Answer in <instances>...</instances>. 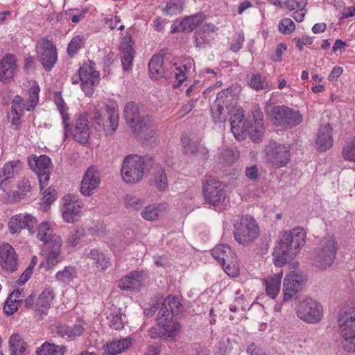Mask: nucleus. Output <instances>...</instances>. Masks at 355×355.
I'll use <instances>...</instances> for the list:
<instances>
[{
	"instance_id": "obj_1",
	"label": "nucleus",
	"mask_w": 355,
	"mask_h": 355,
	"mask_svg": "<svg viewBox=\"0 0 355 355\" xmlns=\"http://www.w3.org/2000/svg\"><path fill=\"white\" fill-rule=\"evenodd\" d=\"M306 232L297 227L279 233L278 244L273 252V261L276 266H282L289 259L300 252L305 243Z\"/></svg>"
},
{
	"instance_id": "obj_2",
	"label": "nucleus",
	"mask_w": 355,
	"mask_h": 355,
	"mask_svg": "<svg viewBox=\"0 0 355 355\" xmlns=\"http://www.w3.org/2000/svg\"><path fill=\"white\" fill-rule=\"evenodd\" d=\"M123 116L132 132L148 141L157 135L154 120L149 115L141 114V108L134 102H128L123 108Z\"/></svg>"
},
{
	"instance_id": "obj_3",
	"label": "nucleus",
	"mask_w": 355,
	"mask_h": 355,
	"mask_svg": "<svg viewBox=\"0 0 355 355\" xmlns=\"http://www.w3.org/2000/svg\"><path fill=\"white\" fill-rule=\"evenodd\" d=\"M154 164L149 155L131 154L125 157L121 166V176L128 184L139 182L147 175Z\"/></svg>"
},
{
	"instance_id": "obj_4",
	"label": "nucleus",
	"mask_w": 355,
	"mask_h": 355,
	"mask_svg": "<svg viewBox=\"0 0 355 355\" xmlns=\"http://www.w3.org/2000/svg\"><path fill=\"white\" fill-rule=\"evenodd\" d=\"M114 103H98L95 106L92 125L96 131H103L106 135H113L119 126V112Z\"/></svg>"
},
{
	"instance_id": "obj_5",
	"label": "nucleus",
	"mask_w": 355,
	"mask_h": 355,
	"mask_svg": "<svg viewBox=\"0 0 355 355\" xmlns=\"http://www.w3.org/2000/svg\"><path fill=\"white\" fill-rule=\"evenodd\" d=\"M337 323L345 350L355 352V302L340 310Z\"/></svg>"
},
{
	"instance_id": "obj_6",
	"label": "nucleus",
	"mask_w": 355,
	"mask_h": 355,
	"mask_svg": "<svg viewBox=\"0 0 355 355\" xmlns=\"http://www.w3.org/2000/svg\"><path fill=\"white\" fill-rule=\"evenodd\" d=\"M265 112L275 125L285 128L298 125L303 120V116L298 111L285 105L275 106L270 102L265 106Z\"/></svg>"
},
{
	"instance_id": "obj_7",
	"label": "nucleus",
	"mask_w": 355,
	"mask_h": 355,
	"mask_svg": "<svg viewBox=\"0 0 355 355\" xmlns=\"http://www.w3.org/2000/svg\"><path fill=\"white\" fill-rule=\"evenodd\" d=\"M260 229L257 221L250 216H243L234 225L235 241L243 246H248L257 239Z\"/></svg>"
},
{
	"instance_id": "obj_8",
	"label": "nucleus",
	"mask_w": 355,
	"mask_h": 355,
	"mask_svg": "<svg viewBox=\"0 0 355 355\" xmlns=\"http://www.w3.org/2000/svg\"><path fill=\"white\" fill-rule=\"evenodd\" d=\"M337 251L336 241L334 236L324 237L320 241L315 250L313 261L315 265L322 269L331 266L336 258Z\"/></svg>"
},
{
	"instance_id": "obj_9",
	"label": "nucleus",
	"mask_w": 355,
	"mask_h": 355,
	"mask_svg": "<svg viewBox=\"0 0 355 355\" xmlns=\"http://www.w3.org/2000/svg\"><path fill=\"white\" fill-rule=\"evenodd\" d=\"M157 322L159 331L157 336L155 330L150 329L149 334L152 338L159 337L168 341H175L180 336L182 327L175 318L157 316Z\"/></svg>"
},
{
	"instance_id": "obj_10",
	"label": "nucleus",
	"mask_w": 355,
	"mask_h": 355,
	"mask_svg": "<svg viewBox=\"0 0 355 355\" xmlns=\"http://www.w3.org/2000/svg\"><path fill=\"white\" fill-rule=\"evenodd\" d=\"M296 314L298 318L306 323L319 322L322 316V306L316 300L306 297L300 302Z\"/></svg>"
},
{
	"instance_id": "obj_11",
	"label": "nucleus",
	"mask_w": 355,
	"mask_h": 355,
	"mask_svg": "<svg viewBox=\"0 0 355 355\" xmlns=\"http://www.w3.org/2000/svg\"><path fill=\"white\" fill-rule=\"evenodd\" d=\"M81 88L86 96H91L94 91V87L98 85L99 73L95 69V64L92 62L85 63L78 69Z\"/></svg>"
},
{
	"instance_id": "obj_12",
	"label": "nucleus",
	"mask_w": 355,
	"mask_h": 355,
	"mask_svg": "<svg viewBox=\"0 0 355 355\" xmlns=\"http://www.w3.org/2000/svg\"><path fill=\"white\" fill-rule=\"evenodd\" d=\"M266 157L268 162L276 167L286 166L290 161V149L288 146L270 141L265 148Z\"/></svg>"
},
{
	"instance_id": "obj_13",
	"label": "nucleus",
	"mask_w": 355,
	"mask_h": 355,
	"mask_svg": "<svg viewBox=\"0 0 355 355\" xmlns=\"http://www.w3.org/2000/svg\"><path fill=\"white\" fill-rule=\"evenodd\" d=\"M203 195L208 204L216 206L224 202L227 191L222 182L215 179H209L203 184Z\"/></svg>"
},
{
	"instance_id": "obj_14",
	"label": "nucleus",
	"mask_w": 355,
	"mask_h": 355,
	"mask_svg": "<svg viewBox=\"0 0 355 355\" xmlns=\"http://www.w3.org/2000/svg\"><path fill=\"white\" fill-rule=\"evenodd\" d=\"M304 278L300 271H291L286 275L283 281V299L287 302L295 297L302 290Z\"/></svg>"
},
{
	"instance_id": "obj_15",
	"label": "nucleus",
	"mask_w": 355,
	"mask_h": 355,
	"mask_svg": "<svg viewBox=\"0 0 355 355\" xmlns=\"http://www.w3.org/2000/svg\"><path fill=\"white\" fill-rule=\"evenodd\" d=\"M37 53L45 70L51 71L58 60L55 45L49 40H44L37 46Z\"/></svg>"
},
{
	"instance_id": "obj_16",
	"label": "nucleus",
	"mask_w": 355,
	"mask_h": 355,
	"mask_svg": "<svg viewBox=\"0 0 355 355\" xmlns=\"http://www.w3.org/2000/svg\"><path fill=\"white\" fill-rule=\"evenodd\" d=\"M101 175L94 166H89L85 171L80 184V191L85 196H91L99 187Z\"/></svg>"
},
{
	"instance_id": "obj_17",
	"label": "nucleus",
	"mask_w": 355,
	"mask_h": 355,
	"mask_svg": "<svg viewBox=\"0 0 355 355\" xmlns=\"http://www.w3.org/2000/svg\"><path fill=\"white\" fill-rule=\"evenodd\" d=\"M37 224V220L29 214H19L12 216L8 223L11 234H18L23 229H27L31 234Z\"/></svg>"
},
{
	"instance_id": "obj_18",
	"label": "nucleus",
	"mask_w": 355,
	"mask_h": 355,
	"mask_svg": "<svg viewBox=\"0 0 355 355\" xmlns=\"http://www.w3.org/2000/svg\"><path fill=\"white\" fill-rule=\"evenodd\" d=\"M71 135L75 141L85 144L89 138L87 114L83 113L76 120L73 128L68 131V137Z\"/></svg>"
},
{
	"instance_id": "obj_19",
	"label": "nucleus",
	"mask_w": 355,
	"mask_h": 355,
	"mask_svg": "<svg viewBox=\"0 0 355 355\" xmlns=\"http://www.w3.org/2000/svg\"><path fill=\"white\" fill-rule=\"evenodd\" d=\"M0 266L8 272H12L17 269V255L8 243H4L0 247Z\"/></svg>"
},
{
	"instance_id": "obj_20",
	"label": "nucleus",
	"mask_w": 355,
	"mask_h": 355,
	"mask_svg": "<svg viewBox=\"0 0 355 355\" xmlns=\"http://www.w3.org/2000/svg\"><path fill=\"white\" fill-rule=\"evenodd\" d=\"M83 257L92 260L95 267L101 271L106 270L111 266L109 256L98 248L85 249Z\"/></svg>"
},
{
	"instance_id": "obj_21",
	"label": "nucleus",
	"mask_w": 355,
	"mask_h": 355,
	"mask_svg": "<svg viewBox=\"0 0 355 355\" xmlns=\"http://www.w3.org/2000/svg\"><path fill=\"white\" fill-rule=\"evenodd\" d=\"M144 281L143 272L134 271L121 278L118 283V287L123 291L138 292L140 291Z\"/></svg>"
},
{
	"instance_id": "obj_22",
	"label": "nucleus",
	"mask_w": 355,
	"mask_h": 355,
	"mask_svg": "<svg viewBox=\"0 0 355 355\" xmlns=\"http://www.w3.org/2000/svg\"><path fill=\"white\" fill-rule=\"evenodd\" d=\"M17 71L15 58L7 54L0 60V81L10 83Z\"/></svg>"
},
{
	"instance_id": "obj_23",
	"label": "nucleus",
	"mask_w": 355,
	"mask_h": 355,
	"mask_svg": "<svg viewBox=\"0 0 355 355\" xmlns=\"http://www.w3.org/2000/svg\"><path fill=\"white\" fill-rule=\"evenodd\" d=\"M182 304L179 299L169 295L161 303L160 310L157 316L174 318L175 315L182 313Z\"/></svg>"
},
{
	"instance_id": "obj_24",
	"label": "nucleus",
	"mask_w": 355,
	"mask_h": 355,
	"mask_svg": "<svg viewBox=\"0 0 355 355\" xmlns=\"http://www.w3.org/2000/svg\"><path fill=\"white\" fill-rule=\"evenodd\" d=\"M253 119L254 122L248 125L247 132L253 141L259 142L263 138L265 130L262 114L259 110L257 109L253 112Z\"/></svg>"
},
{
	"instance_id": "obj_25",
	"label": "nucleus",
	"mask_w": 355,
	"mask_h": 355,
	"mask_svg": "<svg viewBox=\"0 0 355 355\" xmlns=\"http://www.w3.org/2000/svg\"><path fill=\"white\" fill-rule=\"evenodd\" d=\"M332 127L329 123L321 125L316 139L317 148L320 151H325L333 145Z\"/></svg>"
},
{
	"instance_id": "obj_26",
	"label": "nucleus",
	"mask_w": 355,
	"mask_h": 355,
	"mask_svg": "<svg viewBox=\"0 0 355 355\" xmlns=\"http://www.w3.org/2000/svg\"><path fill=\"white\" fill-rule=\"evenodd\" d=\"M53 245L46 246V249L48 251L46 261L47 263V268H51L61 262L62 257L61 255V247L62 244L61 237H56L55 240L53 241Z\"/></svg>"
},
{
	"instance_id": "obj_27",
	"label": "nucleus",
	"mask_w": 355,
	"mask_h": 355,
	"mask_svg": "<svg viewBox=\"0 0 355 355\" xmlns=\"http://www.w3.org/2000/svg\"><path fill=\"white\" fill-rule=\"evenodd\" d=\"M218 28L213 24H207L196 31L194 37L196 46L201 47L214 38Z\"/></svg>"
},
{
	"instance_id": "obj_28",
	"label": "nucleus",
	"mask_w": 355,
	"mask_h": 355,
	"mask_svg": "<svg viewBox=\"0 0 355 355\" xmlns=\"http://www.w3.org/2000/svg\"><path fill=\"white\" fill-rule=\"evenodd\" d=\"M28 164L36 173L51 171L53 165L51 159L45 155H31L28 157Z\"/></svg>"
},
{
	"instance_id": "obj_29",
	"label": "nucleus",
	"mask_w": 355,
	"mask_h": 355,
	"mask_svg": "<svg viewBox=\"0 0 355 355\" xmlns=\"http://www.w3.org/2000/svg\"><path fill=\"white\" fill-rule=\"evenodd\" d=\"M85 331L84 323L79 321L72 326L60 324L56 327V334L62 338L73 339L83 334Z\"/></svg>"
},
{
	"instance_id": "obj_30",
	"label": "nucleus",
	"mask_w": 355,
	"mask_h": 355,
	"mask_svg": "<svg viewBox=\"0 0 355 355\" xmlns=\"http://www.w3.org/2000/svg\"><path fill=\"white\" fill-rule=\"evenodd\" d=\"M23 164L19 160H12L6 162L0 169V187L7 180L17 175L22 169Z\"/></svg>"
},
{
	"instance_id": "obj_31",
	"label": "nucleus",
	"mask_w": 355,
	"mask_h": 355,
	"mask_svg": "<svg viewBox=\"0 0 355 355\" xmlns=\"http://www.w3.org/2000/svg\"><path fill=\"white\" fill-rule=\"evenodd\" d=\"M282 272L266 277L263 282L268 296L272 299L277 297L280 291Z\"/></svg>"
},
{
	"instance_id": "obj_32",
	"label": "nucleus",
	"mask_w": 355,
	"mask_h": 355,
	"mask_svg": "<svg viewBox=\"0 0 355 355\" xmlns=\"http://www.w3.org/2000/svg\"><path fill=\"white\" fill-rule=\"evenodd\" d=\"M132 40L130 37L125 36L123 38L121 46L122 55L121 58L123 68L125 71H130L132 69L135 52L132 46Z\"/></svg>"
},
{
	"instance_id": "obj_33",
	"label": "nucleus",
	"mask_w": 355,
	"mask_h": 355,
	"mask_svg": "<svg viewBox=\"0 0 355 355\" xmlns=\"http://www.w3.org/2000/svg\"><path fill=\"white\" fill-rule=\"evenodd\" d=\"M36 237L43 242L46 246L54 244L53 241L56 237H60L53 232V225L49 222H42L37 227Z\"/></svg>"
},
{
	"instance_id": "obj_34",
	"label": "nucleus",
	"mask_w": 355,
	"mask_h": 355,
	"mask_svg": "<svg viewBox=\"0 0 355 355\" xmlns=\"http://www.w3.org/2000/svg\"><path fill=\"white\" fill-rule=\"evenodd\" d=\"M10 355H28L29 349L28 344L18 334H12L8 340Z\"/></svg>"
},
{
	"instance_id": "obj_35",
	"label": "nucleus",
	"mask_w": 355,
	"mask_h": 355,
	"mask_svg": "<svg viewBox=\"0 0 355 355\" xmlns=\"http://www.w3.org/2000/svg\"><path fill=\"white\" fill-rule=\"evenodd\" d=\"M211 255L222 266H224L226 262L233 263V259H235V254L230 246L225 244L216 246L211 250Z\"/></svg>"
},
{
	"instance_id": "obj_36",
	"label": "nucleus",
	"mask_w": 355,
	"mask_h": 355,
	"mask_svg": "<svg viewBox=\"0 0 355 355\" xmlns=\"http://www.w3.org/2000/svg\"><path fill=\"white\" fill-rule=\"evenodd\" d=\"M62 218L67 223H74L81 216V206L78 201L66 202L62 209Z\"/></svg>"
},
{
	"instance_id": "obj_37",
	"label": "nucleus",
	"mask_w": 355,
	"mask_h": 355,
	"mask_svg": "<svg viewBox=\"0 0 355 355\" xmlns=\"http://www.w3.org/2000/svg\"><path fill=\"white\" fill-rule=\"evenodd\" d=\"M53 299L54 293L53 288L50 287L46 288L37 297L35 306V311L41 314H46Z\"/></svg>"
},
{
	"instance_id": "obj_38",
	"label": "nucleus",
	"mask_w": 355,
	"mask_h": 355,
	"mask_svg": "<svg viewBox=\"0 0 355 355\" xmlns=\"http://www.w3.org/2000/svg\"><path fill=\"white\" fill-rule=\"evenodd\" d=\"M205 19V17L202 13L187 17L180 21L178 27L173 28L172 32L180 31H191L200 25Z\"/></svg>"
},
{
	"instance_id": "obj_39",
	"label": "nucleus",
	"mask_w": 355,
	"mask_h": 355,
	"mask_svg": "<svg viewBox=\"0 0 355 355\" xmlns=\"http://www.w3.org/2000/svg\"><path fill=\"white\" fill-rule=\"evenodd\" d=\"M132 338L115 340L106 345L105 352L108 355H116L130 348L133 343Z\"/></svg>"
},
{
	"instance_id": "obj_40",
	"label": "nucleus",
	"mask_w": 355,
	"mask_h": 355,
	"mask_svg": "<svg viewBox=\"0 0 355 355\" xmlns=\"http://www.w3.org/2000/svg\"><path fill=\"white\" fill-rule=\"evenodd\" d=\"M148 68L150 76L154 79H158L165 75L164 67V59L161 55H153L149 63Z\"/></svg>"
},
{
	"instance_id": "obj_41",
	"label": "nucleus",
	"mask_w": 355,
	"mask_h": 355,
	"mask_svg": "<svg viewBox=\"0 0 355 355\" xmlns=\"http://www.w3.org/2000/svg\"><path fill=\"white\" fill-rule=\"evenodd\" d=\"M55 103L60 112L62 119V125L64 129V139L68 138V131L70 118L67 113V105L61 97H55Z\"/></svg>"
},
{
	"instance_id": "obj_42",
	"label": "nucleus",
	"mask_w": 355,
	"mask_h": 355,
	"mask_svg": "<svg viewBox=\"0 0 355 355\" xmlns=\"http://www.w3.org/2000/svg\"><path fill=\"white\" fill-rule=\"evenodd\" d=\"M66 347L64 346L55 345L49 343H44L37 350V355H64Z\"/></svg>"
},
{
	"instance_id": "obj_43",
	"label": "nucleus",
	"mask_w": 355,
	"mask_h": 355,
	"mask_svg": "<svg viewBox=\"0 0 355 355\" xmlns=\"http://www.w3.org/2000/svg\"><path fill=\"white\" fill-rule=\"evenodd\" d=\"M231 130L234 137L237 140H242L244 139V134L247 132L248 124L246 123L245 120L236 121L235 119H230Z\"/></svg>"
},
{
	"instance_id": "obj_44",
	"label": "nucleus",
	"mask_w": 355,
	"mask_h": 355,
	"mask_svg": "<svg viewBox=\"0 0 355 355\" xmlns=\"http://www.w3.org/2000/svg\"><path fill=\"white\" fill-rule=\"evenodd\" d=\"M162 207L161 205H148L142 210L141 216L146 220L154 221L158 218Z\"/></svg>"
},
{
	"instance_id": "obj_45",
	"label": "nucleus",
	"mask_w": 355,
	"mask_h": 355,
	"mask_svg": "<svg viewBox=\"0 0 355 355\" xmlns=\"http://www.w3.org/2000/svg\"><path fill=\"white\" fill-rule=\"evenodd\" d=\"M249 85L256 91L269 89L266 78L260 73H253L249 76Z\"/></svg>"
},
{
	"instance_id": "obj_46",
	"label": "nucleus",
	"mask_w": 355,
	"mask_h": 355,
	"mask_svg": "<svg viewBox=\"0 0 355 355\" xmlns=\"http://www.w3.org/2000/svg\"><path fill=\"white\" fill-rule=\"evenodd\" d=\"M109 319V326L116 330L123 328L125 322H126V316L123 315L121 310L119 309L115 313H110Z\"/></svg>"
},
{
	"instance_id": "obj_47",
	"label": "nucleus",
	"mask_w": 355,
	"mask_h": 355,
	"mask_svg": "<svg viewBox=\"0 0 355 355\" xmlns=\"http://www.w3.org/2000/svg\"><path fill=\"white\" fill-rule=\"evenodd\" d=\"M76 270L73 266H66L62 270L57 272L55 279L61 282H69L76 277Z\"/></svg>"
},
{
	"instance_id": "obj_48",
	"label": "nucleus",
	"mask_w": 355,
	"mask_h": 355,
	"mask_svg": "<svg viewBox=\"0 0 355 355\" xmlns=\"http://www.w3.org/2000/svg\"><path fill=\"white\" fill-rule=\"evenodd\" d=\"M40 87L37 84H35L28 91V104L26 107V111L33 110L37 105L39 101Z\"/></svg>"
},
{
	"instance_id": "obj_49",
	"label": "nucleus",
	"mask_w": 355,
	"mask_h": 355,
	"mask_svg": "<svg viewBox=\"0 0 355 355\" xmlns=\"http://www.w3.org/2000/svg\"><path fill=\"white\" fill-rule=\"evenodd\" d=\"M342 153L345 160L355 162V135L346 142Z\"/></svg>"
},
{
	"instance_id": "obj_50",
	"label": "nucleus",
	"mask_w": 355,
	"mask_h": 355,
	"mask_svg": "<svg viewBox=\"0 0 355 355\" xmlns=\"http://www.w3.org/2000/svg\"><path fill=\"white\" fill-rule=\"evenodd\" d=\"M211 112L214 123H220L225 121L224 107L218 102H214L211 106Z\"/></svg>"
},
{
	"instance_id": "obj_51",
	"label": "nucleus",
	"mask_w": 355,
	"mask_h": 355,
	"mask_svg": "<svg viewBox=\"0 0 355 355\" xmlns=\"http://www.w3.org/2000/svg\"><path fill=\"white\" fill-rule=\"evenodd\" d=\"M182 10V0H170L163 11L168 15L179 14Z\"/></svg>"
},
{
	"instance_id": "obj_52",
	"label": "nucleus",
	"mask_w": 355,
	"mask_h": 355,
	"mask_svg": "<svg viewBox=\"0 0 355 355\" xmlns=\"http://www.w3.org/2000/svg\"><path fill=\"white\" fill-rule=\"evenodd\" d=\"M84 44V40L80 35H76L72 38L67 47L69 56L73 57Z\"/></svg>"
},
{
	"instance_id": "obj_53",
	"label": "nucleus",
	"mask_w": 355,
	"mask_h": 355,
	"mask_svg": "<svg viewBox=\"0 0 355 355\" xmlns=\"http://www.w3.org/2000/svg\"><path fill=\"white\" fill-rule=\"evenodd\" d=\"M85 235V230L82 227H77L71 231L67 239V243L70 246L77 245Z\"/></svg>"
},
{
	"instance_id": "obj_54",
	"label": "nucleus",
	"mask_w": 355,
	"mask_h": 355,
	"mask_svg": "<svg viewBox=\"0 0 355 355\" xmlns=\"http://www.w3.org/2000/svg\"><path fill=\"white\" fill-rule=\"evenodd\" d=\"M27 105L24 103V98L21 96L16 95L12 100L10 111L24 115V111L26 110Z\"/></svg>"
},
{
	"instance_id": "obj_55",
	"label": "nucleus",
	"mask_w": 355,
	"mask_h": 355,
	"mask_svg": "<svg viewBox=\"0 0 355 355\" xmlns=\"http://www.w3.org/2000/svg\"><path fill=\"white\" fill-rule=\"evenodd\" d=\"M155 184L159 191H165L168 188L167 178L163 169L157 171L155 176Z\"/></svg>"
},
{
	"instance_id": "obj_56",
	"label": "nucleus",
	"mask_w": 355,
	"mask_h": 355,
	"mask_svg": "<svg viewBox=\"0 0 355 355\" xmlns=\"http://www.w3.org/2000/svg\"><path fill=\"white\" fill-rule=\"evenodd\" d=\"M295 29V25L289 18L283 19L279 24V31L285 35L291 34Z\"/></svg>"
},
{
	"instance_id": "obj_57",
	"label": "nucleus",
	"mask_w": 355,
	"mask_h": 355,
	"mask_svg": "<svg viewBox=\"0 0 355 355\" xmlns=\"http://www.w3.org/2000/svg\"><path fill=\"white\" fill-rule=\"evenodd\" d=\"M125 204L127 207L132 208L135 210L140 209L144 204L143 200L133 196H126Z\"/></svg>"
},
{
	"instance_id": "obj_58",
	"label": "nucleus",
	"mask_w": 355,
	"mask_h": 355,
	"mask_svg": "<svg viewBox=\"0 0 355 355\" xmlns=\"http://www.w3.org/2000/svg\"><path fill=\"white\" fill-rule=\"evenodd\" d=\"M175 69L173 71L175 79L179 83H182L186 79V73L189 70V67L186 64L176 67V64H174Z\"/></svg>"
},
{
	"instance_id": "obj_59",
	"label": "nucleus",
	"mask_w": 355,
	"mask_h": 355,
	"mask_svg": "<svg viewBox=\"0 0 355 355\" xmlns=\"http://www.w3.org/2000/svg\"><path fill=\"white\" fill-rule=\"evenodd\" d=\"M181 140L187 153H194L198 151V146L196 141H190L187 136H183Z\"/></svg>"
},
{
	"instance_id": "obj_60",
	"label": "nucleus",
	"mask_w": 355,
	"mask_h": 355,
	"mask_svg": "<svg viewBox=\"0 0 355 355\" xmlns=\"http://www.w3.org/2000/svg\"><path fill=\"white\" fill-rule=\"evenodd\" d=\"M307 0H284V8L289 11L296 10L299 6H306Z\"/></svg>"
},
{
	"instance_id": "obj_61",
	"label": "nucleus",
	"mask_w": 355,
	"mask_h": 355,
	"mask_svg": "<svg viewBox=\"0 0 355 355\" xmlns=\"http://www.w3.org/2000/svg\"><path fill=\"white\" fill-rule=\"evenodd\" d=\"M22 116V114L11 111L8 114V120L11 123V125L14 130H17L19 128Z\"/></svg>"
},
{
	"instance_id": "obj_62",
	"label": "nucleus",
	"mask_w": 355,
	"mask_h": 355,
	"mask_svg": "<svg viewBox=\"0 0 355 355\" xmlns=\"http://www.w3.org/2000/svg\"><path fill=\"white\" fill-rule=\"evenodd\" d=\"M51 173V171H45L37 173L41 191L48 185Z\"/></svg>"
},
{
	"instance_id": "obj_63",
	"label": "nucleus",
	"mask_w": 355,
	"mask_h": 355,
	"mask_svg": "<svg viewBox=\"0 0 355 355\" xmlns=\"http://www.w3.org/2000/svg\"><path fill=\"white\" fill-rule=\"evenodd\" d=\"M235 260L233 259V263L226 262V264L223 266L225 272L231 277H236L239 274V270L235 266Z\"/></svg>"
},
{
	"instance_id": "obj_64",
	"label": "nucleus",
	"mask_w": 355,
	"mask_h": 355,
	"mask_svg": "<svg viewBox=\"0 0 355 355\" xmlns=\"http://www.w3.org/2000/svg\"><path fill=\"white\" fill-rule=\"evenodd\" d=\"M196 100L191 99L188 103L182 106L178 111V114L179 118H183L187 114L190 113L194 107Z\"/></svg>"
}]
</instances>
